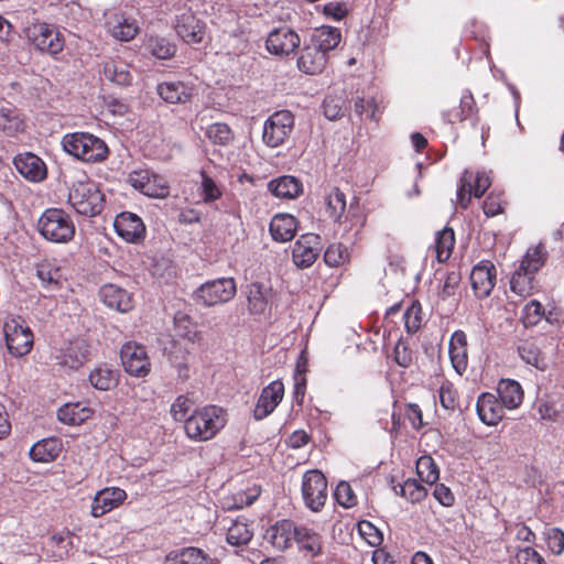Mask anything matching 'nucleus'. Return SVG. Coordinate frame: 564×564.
<instances>
[{
	"label": "nucleus",
	"instance_id": "50",
	"mask_svg": "<svg viewBox=\"0 0 564 564\" xmlns=\"http://www.w3.org/2000/svg\"><path fill=\"white\" fill-rule=\"evenodd\" d=\"M543 316V305L536 300H531L524 305L522 310L521 321L525 327H530L535 326Z\"/></svg>",
	"mask_w": 564,
	"mask_h": 564
},
{
	"label": "nucleus",
	"instance_id": "34",
	"mask_svg": "<svg viewBox=\"0 0 564 564\" xmlns=\"http://www.w3.org/2000/svg\"><path fill=\"white\" fill-rule=\"evenodd\" d=\"M534 289L535 273L522 270L519 265L511 275L510 290L521 297H527L533 293Z\"/></svg>",
	"mask_w": 564,
	"mask_h": 564
},
{
	"label": "nucleus",
	"instance_id": "15",
	"mask_svg": "<svg viewBox=\"0 0 564 564\" xmlns=\"http://www.w3.org/2000/svg\"><path fill=\"white\" fill-rule=\"evenodd\" d=\"M113 227L118 236L127 242H140L145 236V226L142 219L130 212H122L117 215Z\"/></svg>",
	"mask_w": 564,
	"mask_h": 564
},
{
	"label": "nucleus",
	"instance_id": "6",
	"mask_svg": "<svg viewBox=\"0 0 564 564\" xmlns=\"http://www.w3.org/2000/svg\"><path fill=\"white\" fill-rule=\"evenodd\" d=\"M302 498L306 508L313 512L323 509L327 500V480L317 469L307 470L302 477Z\"/></svg>",
	"mask_w": 564,
	"mask_h": 564
},
{
	"label": "nucleus",
	"instance_id": "33",
	"mask_svg": "<svg viewBox=\"0 0 564 564\" xmlns=\"http://www.w3.org/2000/svg\"><path fill=\"white\" fill-rule=\"evenodd\" d=\"M210 557L197 547H184L166 555L163 564H210Z\"/></svg>",
	"mask_w": 564,
	"mask_h": 564
},
{
	"label": "nucleus",
	"instance_id": "38",
	"mask_svg": "<svg viewBox=\"0 0 564 564\" xmlns=\"http://www.w3.org/2000/svg\"><path fill=\"white\" fill-rule=\"evenodd\" d=\"M104 75L106 79L120 86H128L132 82L128 66L121 61L107 62L104 66Z\"/></svg>",
	"mask_w": 564,
	"mask_h": 564
},
{
	"label": "nucleus",
	"instance_id": "48",
	"mask_svg": "<svg viewBox=\"0 0 564 564\" xmlns=\"http://www.w3.org/2000/svg\"><path fill=\"white\" fill-rule=\"evenodd\" d=\"M170 186L164 176L153 174L148 184L145 185L142 194L152 198H165L169 196Z\"/></svg>",
	"mask_w": 564,
	"mask_h": 564
},
{
	"label": "nucleus",
	"instance_id": "55",
	"mask_svg": "<svg viewBox=\"0 0 564 564\" xmlns=\"http://www.w3.org/2000/svg\"><path fill=\"white\" fill-rule=\"evenodd\" d=\"M194 401L188 395H178L171 405V415L175 421H186Z\"/></svg>",
	"mask_w": 564,
	"mask_h": 564
},
{
	"label": "nucleus",
	"instance_id": "36",
	"mask_svg": "<svg viewBox=\"0 0 564 564\" xmlns=\"http://www.w3.org/2000/svg\"><path fill=\"white\" fill-rule=\"evenodd\" d=\"M24 120L15 108L0 109V130L7 135H15L24 131Z\"/></svg>",
	"mask_w": 564,
	"mask_h": 564
},
{
	"label": "nucleus",
	"instance_id": "37",
	"mask_svg": "<svg viewBox=\"0 0 564 564\" xmlns=\"http://www.w3.org/2000/svg\"><path fill=\"white\" fill-rule=\"evenodd\" d=\"M546 259V248L543 243L540 242L527 250L519 265L522 267V270L525 269L529 270V272L536 273L544 265Z\"/></svg>",
	"mask_w": 564,
	"mask_h": 564
},
{
	"label": "nucleus",
	"instance_id": "23",
	"mask_svg": "<svg viewBox=\"0 0 564 564\" xmlns=\"http://www.w3.org/2000/svg\"><path fill=\"white\" fill-rule=\"evenodd\" d=\"M99 295L105 305L118 312L126 313L133 306L132 295L116 284H106Z\"/></svg>",
	"mask_w": 564,
	"mask_h": 564
},
{
	"label": "nucleus",
	"instance_id": "12",
	"mask_svg": "<svg viewBox=\"0 0 564 564\" xmlns=\"http://www.w3.org/2000/svg\"><path fill=\"white\" fill-rule=\"evenodd\" d=\"M301 44L299 34L286 26L271 31L265 41V47L270 54L276 56H289Z\"/></svg>",
	"mask_w": 564,
	"mask_h": 564
},
{
	"label": "nucleus",
	"instance_id": "7",
	"mask_svg": "<svg viewBox=\"0 0 564 564\" xmlns=\"http://www.w3.org/2000/svg\"><path fill=\"white\" fill-rule=\"evenodd\" d=\"M294 128V116L289 110L272 113L263 124L262 140L270 148L285 142Z\"/></svg>",
	"mask_w": 564,
	"mask_h": 564
},
{
	"label": "nucleus",
	"instance_id": "9",
	"mask_svg": "<svg viewBox=\"0 0 564 564\" xmlns=\"http://www.w3.org/2000/svg\"><path fill=\"white\" fill-rule=\"evenodd\" d=\"M6 344L11 355L22 357L33 346V334L28 326H23L17 319H10L3 326Z\"/></svg>",
	"mask_w": 564,
	"mask_h": 564
},
{
	"label": "nucleus",
	"instance_id": "28",
	"mask_svg": "<svg viewBox=\"0 0 564 564\" xmlns=\"http://www.w3.org/2000/svg\"><path fill=\"white\" fill-rule=\"evenodd\" d=\"M63 448L62 441L57 437H48L39 441L30 449V457L34 462L50 463L55 460Z\"/></svg>",
	"mask_w": 564,
	"mask_h": 564
},
{
	"label": "nucleus",
	"instance_id": "49",
	"mask_svg": "<svg viewBox=\"0 0 564 564\" xmlns=\"http://www.w3.org/2000/svg\"><path fill=\"white\" fill-rule=\"evenodd\" d=\"M355 112L360 118H366L372 121H378L379 117L377 115L378 112V104L373 97H370L368 99L364 97H357L355 99L354 104Z\"/></svg>",
	"mask_w": 564,
	"mask_h": 564
},
{
	"label": "nucleus",
	"instance_id": "26",
	"mask_svg": "<svg viewBox=\"0 0 564 564\" xmlns=\"http://www.w3.org/2000/svg\"><path fill=\"white\" fill-rule=\"evenodd\" d=\"M36 275L42 286L47 290H54L62 285L64 281V271L56 260H42L36 265Z\"/></svg>",
	"mask_w": 564,
	"mask_h": 564
},
{
	"label": "nucleus",
	"instance_id": "64",
	"mask_svg": "<svg viewBox=\"0 0 564 564\" xmlns=\"http://www.w3.org/2000/svg\"><path fill=\"white\" fill-rule=\"evenodd\" d=\"M154 172L148 170V169H140L134 170L129 173L127 182L137 191L140 193L143 192L145 185L150 181V178L153 176Z\"/></svg>",
	"mask_w": 564,
	"mask_h": 564
},
{
	"label": "nucleus",
	"instance_id": "16",
	"mask_svg": "<svg viewBox=\"0 0 564 564\" xmlns=\"http://www.w3.org/2000/svg\"><path fill=\"white\" fill-rule=\"evenodd\" d=\"M127 499V494L118 487L104 488L96 492L91 502V516L99 518L118 508Z\"/></svg>",
	"mask_w": 564,
	"mask_h": 564
},
{
	"label": "nucleus",
	"instance_id": "27",
	"mask_svg": "<svg viewBox=\"0 0 564 564\" xmlns=\"http://www.w3.org/2000/svg\"><path fill=\"white\" fill-rule=\"evenodd\" d=\"M326 65V55L318 51L312 43L305 45L297 59V67L306 74H317L323 70Z\"/></svg>",
	"mask_w": 564,
	"mask_h": 564
},
{
	"label": "nucleus",
	"instance_id": "5",
	"mask_svg": "<svg viewBox=\"0 0 564 564\" xmlns=\"http://www.w3.org/2000/svg\"><path fill=\"white\" fill-rule=\"evenodd\" d=\"M22 32L29 43L40 52L56 55L64 48V35L52 24L35 20L24 25Z\"/></svg>",
	"mask_w": 564,
	"mask_h": 564
},
{
	"label": "nucleus",
	"instance_id": "41",
	"mask_svg": "<svg viewBox=\"0 0 564 564\" xmlns=\"http://www.w3.org/2000/svg\"><path fill=\"white\" fill-rule=\"evenodd\" d=\"M252 535L253 533L246 522L236 520L228 528L226 540L231 545L240 546L248 544Z\"/></svg>",
	"mask_w": 564,
	"mask_h": 564
},
{
	"label": "nucleus",
	"instance_id": "43",
	"mask_svg": "<svg viewBox=\"0 0 564 564\" xmlns=\"http://www.w3.org/2000/svg\"><path fill=\"white\" fill-rule=\"evenodd\" d=\"M416 473L420 479L433 485L440 477L438 467L431 456H421L416 462Z\"/></svg>",
	"mask_w": 564,
	"mask_h": 564
},
{
	"label": "nucleus",
	"instance_id": "3",
	"mask_svg": "<svg viewBox=\"0 0 564 564\" xmlns=\"http://www.w3.org/2000/svg\"><path fill=\"white\" fill-rule=\"evenodd\" d=\"M37 230L47 241L66 243L75 236V224L72 217L61 208L46 209L37 220Z\"/></svg>",
	"mask_w": 564,
	"mask_h": 564
},
{
	"label": "nucleus",
	"instance_id": "59",
	"mask_svg": "<svg viewBox=\"0 0 564 564\" xmlns=\"http://www.w3.org/2000/svg\"><path fill=\"white\" fill-rule=\"evenodd\" d=\"M358 531L366 542L371 546L382 543V533L369 521L362 520L358 523Z\"/></svg>",
	"mask_w": 564,
	"mask_h": 564
},
{
	"label": "nucleus",
	"instance_id": "31",
	"mask_svg": "<svg viewBox=\"0 0 564 564\" xmlns=\"http://www.w3.org/2000/svg\"><path fill=\"white\" fill-rule=\"evenodd\" d=\"M294 541L297 543L301 551L306 555L315 557L322 552L321 536L312 529L306 527H296L294 533Z\"/></svg>",
	"mask_w": 564,
	"mask_h": 564
},
{
	"label": "nucleus",
	"instance_id": "11",
	"mask_svg": "<svg viewBox=\"0 0 564 564\" xmlns=\"http://www.w3.org/2000/svg\"><path fill=\"white\" fill-rule=\"evenodd\" d=\"M322 250L321 237L316 234L302 235L294 243L292 250L293 262L297 268H310Z\"/></svg>",
	"mask_w": 564,
	"mask_h": 564
},
{
	"label": "nucleus",
	"instance_id": "32",
	"mask_svg": "<svg viewBox=\"0 0 564 564\" xmlns=\"http://www.w3.org/2000/svg\"><path fill=\"white\" fill-rule=\"evenodd\" d=\"M93 414V410L79 402L66 403L57 411L58 420L68 425H79L88 420Z\"/></svg>",
	"mask_w": 564,
	"mask_h": 564
},
{
	"label": "nucleus",
	"instance_id": "57",
	"mask_svg": "<svg viewBox=\"0 0 564 564\" xmlns=\"http://www.w3.org/2000/svg\"><path fill=\"white\" fill-rule=\"evenodd\" d=\"M475 113V99L469 91H466L460 97V104L458 109L452 113L454 119H448L449 122H454L455 120L463 121L469 119Z\"/></svg>",
	"mask_w": 564,
	"mask_h": 564
},
{
	"label": "nucleus",
	"instance_id": "21",
	"mask_svg": "<svg viewBox=\"0 0 564 564\" xmlns=\"http://www.w3.org/2000/svg\"><path fill=\"white\" fill-rule=\"evenodd\" d=\"M17 171L31 182H41L46 176V166L44 162L33 153H23L14 158Z\"/></svg>",
	"mask_w": 564,
	"mask_h": 564
},
{
	"label": "nucleus",
	"instance_id": "24",
	"mask_svg": "<svg viewBox=\"0 0 564 564\" xmlns=\"http://www.w3.org/2000/svg\"><path fill=\"white\" fill-rule=\"evenodd\" d=\"M156 91L167 104H186L193 96V88L180 80L160 83Z\"/></svg>",
	"mask_w": 564,
	"mask_h": 564
},
{
	"label": "nucleus",
	"instance_id": "45",
	"mask_svg": "<svg viewBox=\"0 0 564 564\" xmlns=\"http://www.w3.org/2000/svg\"><path fill=\"white\" fill-rule=\"evenodd\" d=\"M206 137L215 144L227 145L234 140V132L228 124L216 122L207 128Z\"/></svg>",
	"mask_w": 564,
	"mask_h": 564
},
{
	"label": "nucleus",
	"instance_id": "14",
	"mask_svg": "<svg viewBox=\"0 0 564 564\" xmlns=\"http://www.w3.org/2000/svg\"><path fill=\"white\" fill-rule=\"evenodd\" d=\"M284 395V386L282 381L274 380L264 387L258 398L253 410L256 420H263L270 415L280 404Z\"/></svg>",
	"mask_w": 564,
	"mask_h": 564
},
{
	"label": "nucleus",
	"instance_id": "29",
	"mask_svg": "<svg viewBox=\"0 0 564 564\" xmlns=\"http://www.w3.org/2000/svg\"><path fill=\"white\" fill-rule=\"evenodd\" d=\"M269 191L279 198L293 199L303 192L301 181L291 175L280 176L269 182Z\"/></svg>",
	"mask_w": 564,
	"mask_h": 564
},
{
	"label": "nucleus",
	"instance_id": "63",
	"mask_svg": "<svg viewBox=\"0 0 564 564\" xmlns=\"http://www.w3.org/2000/svg\"><path fill=\"white\" fill-rule=\"evenodd\" d=\"M341 98L327 96L323 101L324 115L329 120L339 119L344 115Z\"/></svg>",
	"mask_w": 564,
	"mask_h": 564
},
{
	"label": "nucleus",
	"instance_id": "62",
	"mask_svg": "<svg viewBox=\"0 0 564 564\" xmlns=\"http://www.w3.org/2000/svg\"><path fill=\"white\" fill-rule=\"evenodd\" d=\"M510 564H545L543 557L532 547L519 550Z\"/></svg>",
	"mask_w": 564,
	"mask_h": 564
},
{
	"label": "nucleus",
	"instance_id": "8",
	"mask_svg": "<svg viewBox=\"0 0 564 564\" xmlns=\"http://www.w3.org/2000/svg\"><path fill=\"white\" fill-rule=\"evenodd\" d=\"M236 291V282L232 278H221L204 283L195 292V297L205 306H214L230 301Z\"/></svg>",
	"mask_w": 564,
	"mask_h": 564
},
{
	"label": "nucleus",
	"instance_id": "10",
	"mask_svg": "<svg viewBox=\"0 0 564 564\" xmlns=\"http://www.w3.org/2000/svg\"><path fill=\"white\" fill-rule=\"evenodd\" d=\"M121 362L126 372L133 377H145L151 364L145 348L135 343H127L120 351Z\"/></svg>",
	"mask_w": 564,
	"mask_h": 564
},
{
	"label": "nucleus",
	"instance_id": "58",
	"mask_svg": "<svg viewBox=\"0 0 564 564\" xmlns=\"http://www.w3.org/2000/svg\"><path fill=\"white\" fill-rule=\"evenodd\" d=\"M335 498L344 508H351L357 503V497L351 486L346 481H340L335 489Z\"/></svg>",
	"mask_w": 564,
	"mask_h": 564
},
{
	"label": "nucleus",
	"instance_id": "61",
	"mask_svg": "<svg viewBox=\"0 0 564 564\" xmlns=\"http://www.w3.org/2000/svg\"><path fill=\"white\" fill-rule=\"evenodd\" d=\"M547 547L553 554L560 555L564 551V532L558 528H550L545 532Z\"/></svg>",
	"mask_w": 564,
	"mask_h": 564
},
{
	"label": "nucleus",
	"instance_id": "20",
	"mask_svg": "<svg viewBox=\"0 0 564 564\" xmlns=\"http://www.w3.org/2000/svg\"><path fill=\"white\" fill-rule=\"evenodd\" d=\"M107 26L110 35L121 42L131 41L139 32L137 20L122 12L112 14Z\"/></svg>",
	"mask_w": 564,
	"mask_h": 564
},
{
	"label": "nucleus",
	"instance_id": "1",
	"mask_svg": "<svg viewBox=\"0 0 564 564\" xmlns=\"http://www.w3.org/2000/svg\"><path fill=\"white\" fill-rule=\"evenodd\" d=\"M227 422L224 409L217 405H205L195 410L185 421L186 435L197 442L212 440Z\"/></svg>",
	"mask_w": 564,
	"mask_h": 564
},
{
	"label": "nucleus",
	"instance_id": "53",
	"mask_svg": "<svg viewBox=\"0 0 564 564\" xmlns=\"http://www.w3.org/2000/svg\"><path fill=\"white\" fill-rule=\"evenodd\" d=\"M473 177V173L468 170L464 171L460 177V184L457 188V202L463 208L468 207L471 194H474Z\"/></svg>",
	"mask_w": 564,
	"mask_h": 564
},
{
	"label": "nucleus",
	"instance_id": "4",
	"mask_svg": "<svg viewBox=\"0 0 564 564\" xmlns=\"http://www.w3.org/2000/svg\"><path fill=\"white\" fill-rule=\"evenodd\" d=\"M68 203L76 213L94 217L99 215L105 205V196L93 181H78L69 189Z\"/></svg>",
	"mask_w": 564,
	"mask_h": 564
},
{
	"label": "nucleus",
	"instance_id": "35",
	"mask_svg": "<svg viewBox=\"0 0 564 564\" xmlns=\"http://www.w3.org/2000/svg\"><path fill=\"white\" fill-rule=\"evenodd\" d=\"M341 40L340 31L332 26H323L315 31L312 36L311 43L323 52L324 55L327 52L334 50Z\"/></svg>",
	"mask_w": 564,
	"mask_h": 564
},
{
	"label": "nucleus",
	"instance_id": "46",
	"mask_svg": "<svg viewBox=\"0 0 564 564\" xmlns=\"http://www.w3.org/2000/svg\"><path fill=\"white\" fill-rule=\"evenodd\" d=\"M260 496V488L249 487L246 491L236 492L230 500L226 502L228 509H242L252 505Z\"/></svg>",
	"mask_w": 564,
	"mask_h": 564
},
{
	"label": "nucleus",
	"instance_id": "17",
	"mask_svg": "<svg viewBox=\"0 0 564 564\" xmlns=\"http://www.w3.org/2000/svg\"><path fill=\"white\" fill-rule=\"evenodd\" d=\"M175 31L188 44L200 43L205 35L204 24L189 11L177 17Z\"/></svg>",
	"mask_w": 564,
	"mask_h": 564
},
{
	"label": "nucleus",
	"instance_id": "51",
	"mask_svg": "<svg viewBox=\"0 0 564 564\" xmlns=\"http://www.w3.org/2000/svg\"><path fill=\"white\" fill-rule=\"evenodd\" d=\"M148 46L156 58L167 59L175 54V46L163 37H151Z\"/></svg>",
	"mask_w": 564,
	"mask_h": 564
},
{
	"label": "nucleus",
	"instance_id": "44",
	"mask_svg": "<svg viewBox=\"0 0 564 564\" xmlns=\"http://www.w3.org/2000/svg\"><path fill=\"white\" fill-rule=\"evenodd\" d=\"M248 306L252 314H262L268 305L263 288L260 283H251L248 288Z\"/></svg>",
	"mask_w": 564,
	"mask_h": 564
},
{
	"label": "nucleus",
	"instance_id": "42",
	"mask_svg": "<svg viewBox=\"0 0 564 564\" xmlns=\"http://www.w3.org/2000/svg\"><path fill=\"white\" fill-rule=\"evenodd\" d=\"M327 212L335 221H340L346 209V196L337 187L330 189L326 197Z\"/></svg>",
	"mask_w": 564,
	"mask_h": 564
},
{
	"label": "nucleus",
	"instance_id": "13",
	"mask_svg": "<svg viewBox=\"0 0 564 564\" xmlns=\"http://www.w3.org/2000/svg\"><path fill=\"white\" fill-rule=\"evenodd\" d=\"M496 267L488 260L477 263L470 272L471 288L475 295L479 299H486L490 295L496 285Z\"/></svg>",
	"mask_w": 564,
	"mask_h": 564
},
{
	"label": "nucleus",
	"instance_id": "2",
	"mask_svg": "<svg viewBox=\"0 0 564 564\" xmlns=\"http://www.w3.org/2000/svg\"><path fill=\"white\" fill-rule=\"evenodd\" d=\"M62 147L68 154L86 163L102 162L109 152L104 140L87 132L65 134Z\"/></svg>",
	"mask_w": 564,
	"mask_h": 564
},
{
	"label": "nucleus",
	"instance_id": "40",
	"mask_svg": "<svg viewBox=\"0 0 564 564\" xmlns=\"http://www.w3.org/2000/svg\"><path fill=\"white\" fill-rule=\"evenodd\" d=\"M91 386L98 390H110L117 383V375L110 368L100 366L95 368L89 375Z\"/></svg>",
	"mask_w": 564,
	"mask_h": 564
},
{
	"label": "nucleus",
	"instance_id": "47",
	"mask_svg": "<svg viewBox=\"0 0 564 564\" xmlns=\"http://www.w3.org/2000/svg\"><path fill=\"white\" fill-rule=\"evenodd\" d=\"M399 494L412 503L422 501L427 496V490L415 479H408L400 486Z\"/></svg>",
	"mask_w": 564,
	"mask_h": 564
},
{
	"label": "nucleus",
	"instance_id": "30",
	"mask_svg": "<svg viewBox=\"0 0 564 564\" xmlns=\"http://www.w3.org/2000/svg\"><path fill=\"white\" fill-rule=\"evenodd\" d=\"M497 392L500 402L508 410L517 409L523 401V390L519 382L511 379H501Z\"/></svg>",
	"mask_w": 564,
	"mask_h": 564
},
{
	"label": "nucleus",
	"instance_id": "22",
	"mask_svg": "<svg viewBox=\"0 0 564 564\" xmlns=\"http://www.w3.org/2000/svg\"><path fill=\"white\" fill-rule=\"evenodd\" d=\"M295 528L290 520L279 521L265 531L263 539L276 551H284L294 540Z\"/></svg>",
	"mask_w": 564,
	"mask_h": 564
},
{
	"label": "nucleus",
	"instance_id": "54",
	"mask_svg": "<svg viewBox=\"0 0 564 564\" xmlns=\"http://www.w3.org/2000/svg\"><path fill=\"white\" fill-rule=\"evenodd\" d=\"M175 329L178 336L186 338L191 343L200 340L199 333L186 315L175 317Z\"/></svg>",
	"mask_w": 564,
	"mask_h": 564
},
{
	"label": "nucleus",
	"instance_id": "39",
	"mask_svg": "<svg viewBox=\"0 0 564 564\" xmlns=\"http://www.w3.org/2000/svg\"><path fill=\"white\" fill-rule=\"evenodd\" d=\"M455 245V235L452 228L445 227L436 232L435 252L438 262H445L449 259Z\"/></svg>",
	"mask_w": 564,
	"mask_h": 564
},
{
	"label": "nucleus",
	"instance_id": "19",
	"mask_svg": "<svg viewBox=\"0 0 564 564\" xmlns=\"http://www.w3.org/2000/svg\"><path fill=\"white\" fill-rule=\"evenodd\" d=\"M503 408L496 395L489 392L481 393L476 404L477 414L486 425L498 424L505 415Z\"/></svg>",
	"mask_w": 564,
	"mask_h": 564
},
{
	"label": "nucleus",
	"instance_id": "18",
	"mask_svg": "<svg viewBox=\"0 0 564 564\" xmlns=\"http://www.w3.org/2000/svg\"><path fill=\"white\" fill-rule=\"evenodd\" d=\"M87 358L88 344L84 339H75L67 343L56 356L57 364L69 369H78Z\"/></svg>",
	"mask_w": 564,
	"mask_h": 564
},
{
	"label": "nucleus",
	"instance_id": "25",
	"mask_svg": "<svg viewBox=\"0 0 564 564\" xmlns=\"http://www.w3.org/2000/svg\"><path fill=\"white\" fill-rule=\"evenodd\" d=\"M269 229L273 240L286 242L295 236L297 220L290 214H278L271 219Z\"/></svg>",
	"mask_w": 564,
	"mask_h": 564
},
{
	"label": "nucleus",
	"instance_id": "52",
	"mask_svg": "<svg viewBox=\"0 0 564 564\" xmlns=\"http://www.w3.org/2000/svg\"><path fill=\"white\" fill-rule=\"evenodd\" d=\"M348 259L347 248L341 243H333L324 252V261L329 267H339Z\"/></svg>",
	"mask_w": 564,
	"mask_h": 564
},
{
	"label": "nucleus",
	"instance_id": "60",
	"mask_svg": "<svg viewBox=\"0 0 564 564\" xmlns=\"http://www.w3.org/2000/svg\"><path fill=\"white\" fill-rule=\"evenodd\" d=\"M438 398L442 406L447 410H453L457 405V392L449 381H442L438 389Z\"/></svg>",
	"mask_w": 564,
	"mask_h": 564
},
{
	"label": "nucleus",
	"instance_id": "56",
	"mask_svg": "<svg viewBox=\"0 0 564 564\" xmlns=\"http://www.w3.org/2000/svg\"><path fill=\"white\" fill-rule=\"evenodd\" d=\"M404 326L409 334L415 333L422 323V308L419 303L413 302L403 314Z\"/></svg>",
	"mask_w": 564,
	"mask_h": 564
}]
</instances>
